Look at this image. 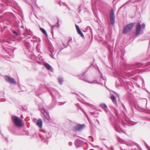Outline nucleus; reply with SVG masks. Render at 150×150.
Listing matches in <instances>:
<instances>
[{"mask_svg": "<svg viewBox=\"0 0 150 150\" xmlns=\"http://www.w3.org/2000/svg\"><path fill=\"white\" fill-rule=\"evenodd\" d=\"M62 4L63 5L66 6L69 10L70 9V8L68 6V5L66 4L65 3L63 2H62Z\"/></svg>", "mask_w": 150, "mask_h": 150, "instance_id": "nucleus-34", "label": "nucleus"}, {"mask_svg": "<svg viewBox=\"0 0 150 150\" xmlns=\"http://www.w3.org/2000/svg\"><path fill=\"white\" fill-rule=\"evenodd\" d=\"M46 137L47 139L49 138L50 137V136L49 133H48V135H47L46 136Z\"/></svg>", "mask_w": 150, "mask_h": 150, "instance_id": "nucleus-44", "label": "nucleus"}, {"mask_svg": "<svg viewBox=\"0 0 150 150\" xmlns=\"http://www.w3.org/2000/svg\"><path fill=\"white\" fill-rule=\"evenodd\" d=\"M114 124L115 129L116 132L120 133V129L121 128V124L124 126V122L122 120H120L119 121L117 120H115L114 122Z\"/></svg>", "mask_w": 150, "mask_h": 150, "instance_id": "nucleus-3", "label": "nucleus"}, {"mask_svg": "<svg viewBox=\"0 0 150 150\" xmlns=\"http://www.w3.org/2000/svg\"><path fill=\"white\" fill-rule=\"evenodd\" d=\"M144 80L143 79V80L142 81V83H144Z\"/></svg>", "mask_w": 150, "mask_h": 150, "instance_id": "nucleus-56", "label": "nucleus"}, {"mask_svg": "<svg viewBox=\"0 0 150 150\" xmlns=\"http://www.w3.org/2000/svg\"><path fill=\"white\" fill-rule=\"evenodd\" d=\"M128 101L129 104L132 110L133 111L134 110L133 108L134 107L135 108H136L137 106V102L132 99H129Z\"/></svg>", "mask_w": 150, "mask_h": 150, "instance_id": "nucleus-12", "label": "nucleus"}, {"mask_svg": "<svg viewBox=\"0 0 150 150\" xmlns=\"http://www.w3.org/2000/svg\"><path fill=\"white\" fill-rule=\"evenodd\" d=\"M61 2H59V3H58V4L60 5V6H61Z\"/></svg>", "mask_w": 150, "mask_h": 150, "instance_id": "nucleus-52", "label": "nucleus"}, {"mask_svg": "<svg viewBox=\"0 0 150 150\" xmlns=\"http://www.w3.org/2000/svg\"><path fill=\"white\" fill-rule=\"evenodd\" d=\"M72 40V38H71L70 40H69L67 42V46H65L66 47H67L69 45V42L71 40Z\"/></svg>", "mask_w": 150, "mask_h": 150, "instance_id": "nucleus-42", "label": "nucleus"}, {"mask_svg": "<svg viewBox=\"0 0 150 150\" xmlns=\"http://www.w3.org/2000/svg\"><path fill=\"white\" fill-rule=\"evenodd\" d=\"M147 54L148 56H150V50L149 51V50H147Z\"/></svg>", "mask_w": 150, "mask_h": 150, "instance_id": "nucleus-39", "label": "nucleus"}, {"mask_svg": "<svg viewBox=\"0 0 150 150\" xmlns=\"http://www.w3.org/2000/svg\"><path fill=\"white\" fill-rule=\"evenodd\" d=\"M110 53H111V54H112V52H110Z\"/></svg>", "mask_w": 150, "mask_h": 150, "instance_id": "nucleus-59", "label": "nucleus"}, {"mask_svg": "<svg viewBox=\"0 0 150 150\" xmlns=\"http://www.w3.org/2000/svg\"><path fill=\"white\" fill-rule=\"evenodd\" d=\"M117 77L119 79H122L121 78H120V77H123L122 74L121 73L119 74V72H118L117 73Z\"/></svg>", "mask_w": 150, "mask_h": 150, "instance_id": "nucleus-26", "label": "nucleus"}, {"mask_svg": "<svg viewBox=\"0 0 150 150\" xmlns=\"http://www.w3.org/2000/svg\"><path fill=\"white\" fill-rule=\"evenodd\" d=\"M37 125L40 128H41L42 125V122L41 119H39L37 121Z\"/></svg>", "mask_w": 150, "mask_h": 150, "instance_id": "nucleus-17", "label": "nucleus"}, {"mask_svg": "<svg viewBox=\"0 0 150 150\" xmlns=\"http://www.w3.org/2000/svg\"><path fill=\"white\" fill-rule=\"evenodd\" d=\"M12 118L16 125L20 127L22 126L21 121L18 117L15 116H12Z\"/></svg>", "mask_w": 150, "mask_h": 150, "instance_id": "nucleus-8", "label": "nucleus"}, {"mask_svg": "<svg viewBox=\"0 0 150 150\" xmlns=\"http://www.w3.org/2000/svg\"><path fill=\"white\" fill-rule=\"evenodd\" d=\"M66 102H63L62 103H61L62 104H61L62 105H64V103H66Z\"/></svg>", "mask_w": 150, "mask_h": 150, "instance_id": "nucleus-51", "label": "nucleus"}, {"mask_svg": "<svg viewBox=\"0 0 150 150\" xmlns=\"http://www.w3.org/2000/svg\"><path fill=\"white\" fill-rule=\"evenodd\" d=\"M0 133H1V134L2 135L1 132V131H0Z\"/></svg>", "mask_w": 150, "mask_h": 150, "instance_id": "nucleus-57", "label": "nucleus"}, {"mask_svg": "<svg viewBox=\"0 0 150 150\" xmlns=\"http://www.w3.org/2000/svg\"><path fill=\"white\" fill-rule=\"evenodd\" d=\"M123 65L124 67L126 69L131 70L134 69V70L132 71V74L133 75L139 73V70L137 69L140 67L144 68L150 70V62L147 63L145 64L140 63H137L134 65L125 62L123 64Z\"/></svg>", "mask_w": 150, "mask_h": 150, "instance_id": "nucleus-1", "label": "nucleus"}, {"mask_svg": "<svg viewBox=\"0 0 150 150\" xmlns=\"http://www.w3.org/2000/svg\"><path fill=\"white\" fill-rule=\"evenodd\" d=\"M63 44L64 46V44L63 43Z\"/></svg>", "mask_w": 150, "mask_h": 150, "instance_id": "nucleus-62", "label": "nucleus"}, {"mask_svg": "<svg viewBox=\"0 0 150 150\" xmlns=\"http://www.w3.org/2000/svg\"><path fill=\"white\" fill-rule=\"evenodd\" d=\"M118 55L120 56H121V59L123 60V56L124 55L125 53V51L124 50L123 48L121 49L120 51L118 52Z\"/></svg>", "mask_w": 150, "mask_h": 150, "instance_id": "nucleus-14", "label": "nucleus"}, {"mask_svg": "<svg viewBox=\"0 0 150 150\" xmlns=\"http://www.w3.org/2000/svg\"><path fill=\"white\" fill-rule=\"evenodd\" d=\"M138 1H139V0H135L133 2H132V4L134 3L137 2Z\"/></svg>", "mask_w": 150, "mask_h": 150, "instance_id": "nucleus-43", "label": "nucleus"}, {"mask_svg": "<svg viewBox=\"0 0 150 150\" xmlns=\"http://www.w3.org/2000/svg\"><path fill=\"white\" fill-rule=\"evenodd\" d=\"M117 95V96H118V97L119 98V95L118 94Z\"/></svg>", "mask_w": 150, "mask_h": 150, "instance_id": "nucleus-58", "label": "nucleus"}, {"mask_svg": "<svg viewBox=\"0 0 150 150\" xmlns=\"http://www.w3.org/2000/svg\"><path fill=\"white\" fill-rule=\"evenodd\" d=\"M57 95H59V93L57 92Z\"/></svg>", "mask_w": 150, "mask_h": 150, "instance_id": "nucleus-55", "label": "nucleus"}, {"mask_svg": "<svg viewBox=\"0 0 150 150\" xmlns=\"http://www.w3.org/2000/svg\"><path fill=\"white\" fill-rule=\"evenodd\" d=\"M58 83L60 85H62L63 83L64 79L63 77L62 76L58 77L57 79Z\"/></svg>", "mask_w": 150, "mask_h": 150, "instance_id": "nucleus-15", "label": "nucleus"}, {"mask_svg": "<svg viewBox=\"0 0 150 150\" xmlns=\"http://www.w3.org/2000/svg\"><path fill=\"white\" fill-rule=\"evenodd\" d=\"M58 23L59 21H58L57 22V27L58 28L59 27V24Z\"/></svg>", "mask_w": 150, "mask_h": 150, "instance_id": "nucleus-45", "label": "nucleus"}, {"mask_svg": "<svg viewBox=\"0 0 150 150\" xmlns=\"http://www.w3.org/2000/svg\"><path fill=\"white\" fill-rule=\"evenodd\" d=\"M74 144L76 147L79 148L82 146L83 144V141L79 139H76L74 142Z\"/></svg>", "mask_w": 150, "mask_h": 150, "instance_id": "nucleus-10", "label": "nucleus"}, {"mask_svg": "<svg viewBox=\"0 0 150 150\" xmlns=\"http://www.w3.org/2000/svg\"><path fill=\"white\" fill-rule=\"evenodd\" d=\"M77 32L78 34L80 35L81 36V37H83L84 36V35L83 33L81 31L80 29H79V30H77Z\"/></svg>", "mask_w": 150, "mask_h": 150, "instance_id": "nucleus-22", "label": "nucleus"}, {"mask_svg": "<svg viewBox=\"0 0 150 150\" xmlns=\"http://www.w3.org/2000/svg\"><path fill=\"white\" fill-rule=\"evenodd\" d=\"M75 105H76V106L77 107H79V108H80L81 109H82V108H81L80 107V106H79V104L77 103H76V104Z\"/></svg>", "mask_w": 150, "mask_h": 150, "instance_id": "nucleus-40", "label": "nucleus"}, {"mask_svg": "<svg viewBox=\"0 0 150 150\" xmlns=\"http://www.w3.org/2000/svg\"><path fill=\"white\" fill-rule=\"evenodd\" d=\"M55 26V25H51V33L52 34V37L53 38H54V34H53V28Z\"/></svg>", "mask_w": 150, "mask_h": 150, "instance_id": "nucleus-23", "label": "nucleus"}, {"mask_svg": "<svg viewBox=\"0 0 150 150\" xmlns=\"http://www.w3.org/2000/svg\"><path fill=\"white\" fill-rule=\"evenodd\" d=\"M31 58L35 60V59H37V57L34 55H32V56L31 57Z\"/></svg>", "mask_w": 150, "mask_h": 150, "instance_id": "nucleus-33", "label": "nucleus"}, {"mask_svg": "<svg viewBox=\"0 0 150 150\" xmlns=\"http://www.w3.org/2000/svg\"><path fill=\"white\" fill-rule=\"evenodd\" d=\"M38 59L40 60H42V57L40 54H38Z\"/></svg>", "mask_w": 150, "mask_h": 150, "instance_id": "nucleus-32", "label": "nucleus"}, {"mask_svg": "<svg viewBox=\"0 0 150 150\" xmlns=\"http://www.w3.org/2000/svg\"><path fill=\"white\" fill-rule=\"evenodd\" d=\"M145 27V24L144 23H143L141 24L140 23H137L136 27L135 34L136 36H138L140 34H143Z\"/></svg>", "mask_w": 150, "mask_h": 150, "instance_id": "nucleus-2", "label": "nucleus"}, {"mask_svg": "<svg viewBox=\"0 0 150 150\" xmlns=\"http://www.w3.org/2000/svg\"><path fill=\"white\" fill-rule=\"evenodd\" d=\"M41 112L45 121L46 122H50L51 121V119L48 112L43 109H41Z\"/></svg>", "mask_w": 150, "mask_h": 150, "instance_id": "nucleus-4", "label": "nucleus"}, {"mask_svg": "<svg viewBox=\"0 0 150 150\" xmlns=\"http://www.w3.org/2000/svg\"><path fill=\"white\" fill-rule=\"evenodd\" d=\"M42 142H45V143H47V144L48 140L47 139L45 138H44L43 139H42Z\"/></svg>", "mask_w": 150, "mask_h": 150, "instance_id": "nucleus-31", "label": "nucleus"}, {"mask_svg": "<svg viewBox=\"0 0 150 150\" xmlns=\"http://www.w3.org/2000/svg\"><path fill=\"white\" fill-rule=\"evenodd\" d=\"M68 145H69V146H72V142H69V143H68Z\"/></svg>", "mask_w": 150, "mask_h": 150, "instance_id": "nucleus-41", "label": "nucleus"}, {"mask_svg": "<svg viewBox=\"0 0 150 150\" xmlns=\"http://www.w3.org/2000/svg\"><path fill=\"white\" fill-rule=\"evenodd\" d=\"M36 37L35 36H33L31 39H30V41L32 42H34L36 40Z\"/></svg>", "mask_w": 150, "mask_h": 150, "instance_id": "nucleus-28", "label": "nucleus"}, {"mask_svg": "<svg viewBox=\"0 0 150 150\" xmlns=\"http://www.w3.org/2000/svg\"><path fill=\"white\" fill-rule=\"evenodd\" d=\"M87 105L88 106H93V105H91V104L88 103H87Z\"/></svg>", "mask_w": 150, "mask_h": 150, "instance_id": "nucleus-47", "label": "nucleus"}, {"mask_svg": "<svg viewBox=\"0 0 150 150\" xmlns=\"http://www.w3.org/2000/svg\"><path fill=\"white\" fill-rule=\"evenodd\" d=\"M114 114L117 117H118V114L117 110L115 108L114 110Z\"/></svg>", "mask_w": 150, "mask_h": 150, "instance_id": "nucleus-25", "label": "nucleus"}, {"mask_svg": "<svg viewBox=\"0 0 150 150\" xmlns=\"http://www.w3.org/2000/svg\"><path fill=\"white\" fill-rule=\"evenodd\" d=\"M97 67L98 71L99 72V73L100 74V75H101V73H102L100 72V70L98 67Z\"/></svg>", "mask_w": 150, "mask_h": 150, "instance_id": "nucleus-46", "label": "nucleus"}, {"mask_svg": "<svg viewBox=\"0 0 150 150\" xmlns=\"http://www.w3.org/2000/svg\"><path fill=\"white\" fill-rule=\"evenodd\" d=\"M110 98L112 100V101L116 100L115 96L113 95L111 96Z\"/></svg>", "mask_w": 150, "mask_h": 150, "instance_id": "nucleus-30", "label": "nucleus"}, {"mask_svg": "<svg viewBox=\"0 0 150 150\" xmlns=\"http://www.w3.org/2000/svg\"><path fill=\"white\" fill-rule=\"evenodd\" d=\"M110 23L113 25L115 24V20L114 11L113 9H111L110 14Z\"/></svg>", "mask_w": 150, "mask_h": 150, "instance_id": "nucleus-7", "label": "nucleus"}, {"mask_svg": "<svg viewBox=\"0 0 150 150\" xmlns=\"http://www.w3.org/2000/svg\"><path fill=\"white\" fill-rule=\"evenodd\" d=\"M121 150H123L122 149H121Z\"/></svg>", "mask_w": 150, "mask_h": 150, "instance_id": "nucleus-63", "label": "nucleus"}, {"mask_svg": "<svg viewBox=\"0 0 150 150\" xmlns=\"http://www.w3.org/2000/svg\"><path fill=\"white\" fill-rule=\"evenodd\" d=\"M88 83H96V84H100V85H102V84L101 83H100V82H97L96 81H93L91 82H88Z\"/></svg>", "mask_w": 150, "mask_h": 150, "instance_id": "nucleus-24", "label": "nucleus"}, {"mask_svg": "<svg viewBox=\"0 0 150 150\" xmlns=\"http://www.w3.org/2000/svg\"><path fill=\"white\" fill-rule=\"evenodd\" d=\"M100 106L102 107L103 108L104 110L105 111V112H107L108 111V108L107 105L105 104L101 103L100 104Z\"/></svg>", "mask_w": 150, "mask_h": 150, "instance_id": "nucleus-18", "label": "nucleus"}, {"mask_svg": "<svg viewBox=\"0 0 150 150\" xmlns=\"http://www.w3.org/2000/svg\"><path fill=\"white\" fill-rule=\"evenodd\" d=\"M85 74V73H84L83 74V75L81 76H79V78L81 80H83L84 81H85L87 82H89V81H87V78L84 75Z\"/></svg>", "mask_w": 150, "mask_h": 150, "instance_id": "nucleus-16", "label": "nucleus"}, {"mask_svg": "<svg viewBox=\"0 0 150 150\" xmlns=\"http://www.w3.org/2000/svg\"><path fill=\"white\" fill-rule=\"evenodd\" d=\"M110 149H111V150H114V149L113 148H112V147H111L110 148Z\"/></svg>", "mask_w": 150, "mask_h": 150, "instance_id": "nucleus-53", "label": "nucleus"}, {"mask_svg": "<svg viewBox=\"0 0 150 150\" xmlns=\"http://www.w3.org/2000/svg\"><path fill=\"white\" fill-rule=\"evenodd\" d=\"M112 101L113 103L115 105V106L116 107L117 106V104L116 100H112Z\"/></svg>", "mask_w": 150, "mask_h": 150, "instance_id": "nucleus-35", "label": "nucleus"}, {"mask_svg": "<svg viewBox=\"0 0 150 150\" xmlns=\"http://www.w3.org/2000/svg\"><path fill=\"white\" fill-rule=\"evenodd\" d=\"M25 37L26 38V39H30V38H31V37L29 36V35H25Z\"/></svg>", "mask_w": 150, "mask_h": 150, "instance_id": "nucleus-37", "label": "nucleus"}, {"mask_svg": "<svg viewBox=\"0 0 150 150\" xmlns=\"http://www.w3.org/2000/svg\"><path fill=\"white\" fill-rule=\"evenodd\" d=\"M119 139V141H120V140H122V139H120L119 138H118Z\"/></svg>", "mask_w": 150, "mask_h": 150, "instance_id": "nucleus-60", "label": "nucleus"}, {"mask_svg": "<svg viewBox=\"0 0 150 150\" xmlns=\"http://www.w3.org/2000/svg\"><path fill=\"white\" fill-rule=\"evenodd\" d=\"M56 90L53 88H51L50 90V93L52 98V101L55 105V96L56 95Z\"/></svg>", "mask_w": 150, "mask_h": 150, "instance_id": "nucleus-9", "label": "nucleus"}, {"mask_svg": "<svg viewBox=\"0 0 150 150\" xmlns=\"http://www.w3.org/2000/svg\"><path fill=\"white\" fill-rule=\"evenodd\" d=\"M43 132H44L45 133H46L45 132V131H43Z\"/></svg>", "mask_w": 150, "mask_h": 150, "instance_id": "nucleus-61", "label": "nucleus"}, {"mask_svg": "<svg viewBox=\"0 0 150 150\" xmlns=\"http://www.w3.org/2000/svg\"><path fill=\"white\" fill-rule=\"evenodd\" d=\"M40 30H41V32L43 33V34L46 37H48V35L47 34V33L46 30H45L44 29L41 28H40Z\"/></svg>", "mask_w": 150, "mask_h": 150, "instance_id": "nucleus-19", "label": "nucleus"}, {"mask_svg": "<svg viewBox=\"0 0 150 150\" xmlns=\"http://www.w3.org/2000/svg\"><path fill=\"white\" fill-rule=\"evenodd\" d=\"M75 27H76V30H78L80 29L79 27L77 25H75Z\"/></svg>", "mask_w": 150, "mask_h": 150, "instance_id": "nucleus-38", "label": "nucleus"}, {"mask_svg": "<svg viewBox=\"0 0 150 150\" xmlns=\"http://www.w3.org/2000/svg\"><path fill=\"white\" fill-rule=\"evenodd\" d=\"M11 31H12V33L14 35H15L16 36H17L19 35V34L16 31H15L13 30H12Z\"/></svg>", "mask_w": 150, "mask_h": 150, "instance_id": "nucleus-27", "label": "nucleus"}, {"mask_svg": "<svg viewBox=\"0 0 150 150\" xmlns=\"http://www.w3.org/2000/svg\"><path fill=\"white\" fill-rule=\"evenodd\" d=\"M44 65L49 70L51 69V67L48 63H46L44 64Z\"/></svg>", "mask_w": 150, "mask_h": 150, "instance_id": "nucleus-21", "label": "nucleus"}, {"mask_svg": "<svg viewBox=\"0 0 150 150\" xmlns=\"http://www.w3.org/2000/svg\"><path fill=\"white\" fill-rule=\"evenodd\" d=\"M38 62L40 64H41V62H39V61H38Z\"/></svg>", "mask_w": 150, "mask_h": 150, "instance_id": "nucleus-54", "label": "nucleus"}, {"mask_svg": "<svg viewBox=\"0 0 150 150\" xmlns=\"http://www.w3.org/2000/svg\"><path fill=\"white\" fill-rule=\"evenodd\" d=\"M122 107L123 108V109H125V106L123 104H122Z\"/></svg>", "mask_w": 150, "mask_h": 150, "instance_id": "nucleus-49", "label": "nucleus"}, {"mask_svg": "<svg viewBox=\"0 0 150 150\" xmlns=\"http://www.w3.org/2000/svg\"><path fill=\"white\" fill-rule=\"evenodd\" d=\"M146 146L148 150H150V147L146 143Z\"/></svg>", "mask_w": 150, "mask_h": 150, "instance_id": "nucleus-36", "label": "nucleus"}, {"mask_svg": "<svg viewBox=\"0 0 150 150\" xmlns=\"http://www.w3.org/2000/svg\"><path fill=\"white\" fill-rule=\"evenodd\" d=\"M86 127L85 124H78L72 129V130L74 132H78L82 131Z\"/></svg>", "mask_w": 150, "mask_h": 150, "instance_id": "nucleus-6", "label": "nucleus"}, {"mask_svg": "<svg viewBox=\"0 0 150 150\" xmlns=\"http://www.w3.org/2000/svg\"><path fill=\"white\" fill-rule=\"evenodd\" d=\"M6 81L8 82L15 84H16V83L14 79L10 77V76L6 75L5 76Z\"/></svg>", "mask_w": 150, "mask_h": 150, "instance_id": "nucleus-11", "label": "nucleus"}, {"mask_svg": "<svg viewBox=\"0 0 150 150\" xmlns=\"http://www.w3.org/2000/svg\"><path fill=\"white\" fill-rule=\"evenodd\" d=\"M46 91V89L42 85H41L39 87V91L38 93H36V95L39 96L42 93Z\"/></svg>", "mask_w": 150, "mask_h": 150, "instance_id": "nucleus-13", "label": "nucleus"}, {"mask_svg": "<svg viewBox=\"0 0 150 150\" xmlns=\"http://www.w3.org/2000/svg\"><path fill=\"white\" fill-rule=\"evenodd\" d=\"M88 28H89L90 29V30H91V33H92V29H91V27H89Z\"/></svg>", "mask_w": 150, "mask_h": 150, "instance_id": "nucleus-48", "label": "nucleus"}, {"mask_svg": "<svg viewBox=\"0 0 150 150\" xmlns=\"http://www.w3.org/2000/svg\"><path fill=\"white\" fill-rule=\"evenodd\" d=\"M22 38H21V40H22Z\"/></svg>", "mask_w": 150, "mask_h": 150, "instance_id": "nucleus-64", "label": "nucleus"}, {"mask_svg": "<svg viewBox=\"0 0 150 150\" xmlns=\"http://www.w3.org/2000/svg\"><path fill=\"white\" fill-rule=\"evenodd\" d=\"M131 2H132V0H129V1H128L126 2L122 6H121L119 8V10H120L121 8L123 7V6H124L125 5L130 3Z\"/></svg>", "mask_w": 150, "mask_h": 150, "instance_id": "nucleus-20", "label": "nucleus"}, {"mask_svg": "<svg viewBox=\"0 0 150 150\" xmlns=\"http://www.w3.org/2000/svg\"><path fill=\"white\" fill-rule=\"evenodd\" d=\"M134 23H132L127 25L123 29V34H126L129 31H131L134 26Z\"/></svg>", "mask_w": 150, "mask_h": 150, "instance_id": "nucleus-5", "label": "nucleus"}, {"mask_svg": "<svg viewBox=\"0 0 150 150\" xmlns=\"http://www.w3.org/2000/svg\"><path fill=\"white\" fill-rule=\"evenodd\" d=\"M81 54H80L79 55H76V57H79L80 56H81Z\"/></svg>", "mask_w": 150, "mask_h": 150, "instance_id": "nucleus-50", "label": "nucleus"}, {"mask_svg": "<svg viewBox=\"0 0 150 150\" xmlns=\"http://www.w3.org/2000/svg\"><path fill=\"white\" fill-rule=\"evenodd\" d=\"M102 79H103V80H105L106 79V77H103V75L102 73H101V75H100V81H101V80Z\"/></svg>", "mask_w": 150, "mask_h": 150, "instance_id": "nucleus-29", "label": "nucleus"}]
</instances>
